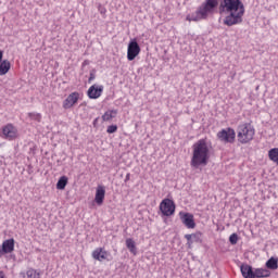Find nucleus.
I'll use <instances>...</instances> for the list:
<instances>
[{
  "label": "nucleus",
  "instance_id": "f257e3e1",
  "mask_svg": "<svg viewBox=\"0 0 278 278\" xmlns=\"http://www.w3.org/2000/svg\"><path fill=\"white\" fill-rule=\"evenodd\" d=\"M244 12V3H242V0H223L219 3V14H228L224 18V25H227V27L240 25Z\"/></svg>",
  "mask_w": 278,
  "mask_h": 278
},
{
  "label": "nucleus",
  "instance_id": "f03ea898",
  "mask_svg": "<svg viewBox=\"0 0 278 278\" xmlns=\"http://www.w3.org/2000/svg\"><path fill=\"white\" fill-rule=\"evenodd\" d=\"M278 268V257L271 256L266 261L265 267L255 268L249 264L241 265V274L244 278H268L273 275L271 270H277Z\"/></svg>",
  "mask_w": 278,
  "mask_h": 278
},
{
  "label": "nucleus",
  "instance_id": "7ed1b4c3",
  "mask_svg": "<svg viewBox=\"0 0 278 278\" xmlns=\"http://www.w3.org/2000/svg\"><path fill=\"white\" fill-rule=\"evenodd\" d=\"M193 153L190 162L192 168H199L200 166H207L210 162V147L205 139L198 140L193 146Z\"/></svg>",
  "mask_w": 278,
  "mask_h": 278
},
{
  "label": "nucleus",
  "instance_id": "20e7f679",
  "mask_svg": "<svg viewBox=\"0 0 278 278\" xmlns=\"http://www.w3.org/2000/svg\"><path fill=\"white\" fill-rule=\"evenodd\" d=\"M218 8V0H204L197 11L187 16V21L199 23V21H206V18L216 12Z\"/></svg>",
  "mask_w": 278,
  "mask_h": 278
},
{
  "label": "nucleus",
  "instance_id": "39448f33",
  "mask_svg": "<svg viewBox=\"0 0 278 278\" xmlns=\"http://www.w3.org/2000/svg\"><path fill=\"white\" fill-rule=\"evenodd\" d=\"M237 138L240 144H249L255 138V127L251 123H242L237 127Z\"/></svg>",
  "mask_w": 278,
  "mask_h": 278
},
{
  "label": "nucleus",
  "instance_id": "423d86ee",
  "mask_svg": "<svg viewBox=\"0 0 278 278\" xmlns=\"http://www.w3.org/2000/svg\"><path fill=\"white\" fill-rule=\"evenodd\" d=\"M217 138L220 140V142L233 144V142H236V130L231 127L222 129L217 132Z\"/></svg>",
  "mask_w": 278,
  "mask_h": 278
},
{
  "label": "nucleus",
  "instance_id": "0eeeda50",
  "mask_svg": "<svg viewBox=\"0 0 278 278\" xmlns=\"http://www.w3.org/2000/svg\"><path fill=\"white\" fill-rule=\"evenodd\" d=\"M138 55H140V45H138V40L131 39L127 48V60L134 62Z\"/></svg>",
  "mask_w": 278,
  "mask_h": 278
},
{
  "label": "nucleus",
  "instance_id": "6e6552de",
  "mask_svg": "<svg viewBox=\"0 0 278 278\" xmlns=\"http://www.w3.org/2000/svg\"><path fill=\"white\" fill-rule=\"evenodd\" d=\"M175 201L166 198L160 203V211L163 216H173L175 214Z\"/></svg>",
  "mask_w": 278,
  "mask_h": 278
},
{
  "label": "nucleus",
  "instance_id": "1a4fd4ad",
  "mask_svg": "<svg viewBox=\"0 0 278 278\" xmlns=\"http://www.w3.org/2000/svg\"><path fill=\"white\" fill-rule=\"evenodd\" d=\"M179 216L182 225H185L187 229H194V227H197V223H194V215H192V213L180 212Z\"/></svg>",
  "mask_w": 278,
  "mask_h": 278
},
{
  "label": "nucleus",
  "instance_id": "9d476101",
  "mask_svg": "<svg viewBox=\"0 0 278 278\" xmlns=\"http://www.w3.org/2000/svg\"><path fill=\"white\" fill-rule=\"evenodd\" d=\"M2 135L4 136L5 140H16L18 136V130L14 125L8 124L2 128Z\"/></svg>",
  "mask_w": 278,
  "mask_h": 278
},
{
  "label": "nucleus",
  "instance_id": "9b49d317",
  "mask_svg": "<svg viewBox=\"0 0 278 278\" xmlns=\"http://www.w3.org/2000/svg\"><path fill=\"white\" fill-rule=\"evenodd\" d=\"M79 97L80 94L77 91L70 93L67 98L63 101V110H71V108H73L77 103V101H79Z\"/></svg>",
  "mask_w": 278,
  "mask_h": 278
},
{
  "label": "nucleus",
  "instance_id": "f8f14e48",
  "mask_svg": "<svg viewBox=\"0 0 278 278\" xmlns=\"http://www.w3.org/2000/svg\"><path fill=\"white\" fill-rule=\"evenodd\" d=\"M103 94V85H92L88 91L87 96L90 99H99Z\"/></svg>",
  "mask_w": 278,
  "mask_h": 278
},
{
  "label": "nucleus",
  "instance_id": "ddd939ff",
  "mask_svg": "<svg viewBox=\"0 0 278 278\" xmlns=\"http://www.w3.org/2000/svg\"><path fill=\"white\" fill-rule=\"evenodd\" d=\"M14 238L7 239L2 242V247H0V249L3 255L14 252Z\"/></svg>",
  "mask_w": 278,
  "mask_h": 278
},
{
  "label": "nucleus",
  "instance_id": "4468645a",
  "mask_svg": "<svg viewBox=\"0 0 278 278\" xmlns=\"http://www.w3.org/2000/svg\"><path fill=\"white\" fill-rule=\"evenodd\" d=\"M105 200V187L98 186L96 190L94 201L97 205H103V201Z\"/></svg>",
  "mask_w": 278,
  "mask_h": 278
},
{
  "label": "nucleus",
  "instance_id": "2eb2a0df",
  "mask_svg": "<svg viewBox=\"0 0 278 278\" xmlns=\"http://www.w3.org/2000/svg\"><path fill=\"white\" fill-rule=\"evenodd\" d=\"M92 257L98 262H103V260H108V257H110V253L101 248H98L92 252Z\"/></svg>",
  "mask_w": 278,
  "mask_h": 278
},
{
  "label": "nucleus",
  "instance_id": "dca6fc26",
  "mask_svg": "<svg viewBox=\"0 0 278 278\" xmlns=\"http://www.w3.org/2000/svg\"><path fill=\"white\" fill-rule=\"evenodd\" d=\"M10 68H12V64L8 60H2L0 62V75H8L10 73Z\"/></svg>",
  "mask_w": 278,
  "mask_h": 278
},
{
  "label": "nucleus",
  "instance_id": "f3484780",
  "mask_svg": "<svg viewBox=\"0 0 278 278\" xmlns=\"http://www.w3.org/2000/svg\"><path fill=\"white\" fill-rule=\"evenodd\" d=\"M126 248L128 249V251H130V253H132V255L138 254V248H136V241H134V239H126Z\"/></svg>",
  "mask_w": 278,
  "mask_h": 278
},
{
  "label": "nucleus",
  "instance_id": "a211bd4d",
  "mask_svg": "<svg viewBox=\"0 0 278 278\" xmlns=\"http://www.w3.org/2000/svg\"><path fill=\"white\" fill-rule=\"evenodd\" d=\"M68 186V177L62 176L56 182V190H64Z\"/></svg>",
  "mask_w": 278,
  "mask_h": 278
},
{
  "label": "nucleus",
  "instance_id": "6ab92c4d",
  "mask_svg": "<svg viewBox=\"0 0 278 278\" xmlns=\"http://www.w3.org/2000/svg\"><path fill=\"white\" fill-rule=\"evenodd\" d=\"M116 114H118V110H110L106 111L103 115H102V121L108 122V121H112V118L116 117Z\"/></svg>",
  "mask_w": 278,
  "mask_h": 278
},
{
  "label": "nucleus",
  "instance_id": "aec40b11",
  "mask_svg": "<svg viewBox=\"0 0 278 278\" xmlns=\"http://www.w3.org/2000/svg\"><path fill=\"white\" fill-rule=\"evenodd\" d=\"M268 157L270 162L278 165V148H273L268 151Z\"/></svg>",
  "mask_w": 278,
  "mask_h": 278
},
{
  "label": "nucleus",
  "instance_id": "412c9836",
  "mask_svg": "<svg viewBox=\"0 0 278 278\" xmlns=\"http://www.w3.org/2000/svg\"><path fill=\"white\" fill-rule=\"evenodd\" d=\"M189 236H191V239L193 240V242L198 244H201V242H203V233H201V231L191 233Z\"/></svg>",
  "mask_w": 278,
  "mask_h": 278
},
{
  "label": "nucleus",
  "instance_id": "4be33fe9",
  "mask_svg": "<svg viewBox=\"0 0 278 278\" xmlns=\"http://www.w3.org/2000/svg\"><path fill=\"white\" fill-rule=\"evenodd\" d=\"M26 277H28V278H39L40 277V271H38L34 268H29L26 271Z\"/></svg>",
  "mask_w": 278,
  "mask_h": 278
},
{
  "label": "nucleus",
  "instance_id": "5701e85b",
  "mask_svg": "<svg viewBox=\"0 0 278 278\" xmlns=\"http://www.w3.org/2000/svg\"><path fill=\"white\" fill-rule=\"evenodd\" d=\"M28 118L31 121H37V123H40L42 121V115L40 113H28Z\"/></svg>",
  "mask_w": 278,
  "mask_h": 278
},
{
  "label": "nucleus",
  "instance_id": "b1692460",
  "mask_svg": "<svg viewBox=\"0 0 278 278\" xmlns=\"http://www.w3.org/2000/svg\"><path fill=\"white\" fill-rule=\"evenodd\" d=\"M97 79V70L92 68L89 74L88 84H92Z\"/></svg>",
  "mask_w": 278,
  "mask_h": 278
},
{
  "label": "nucleus",
  "instance_id": "393cba45",
  "mask_svg": "<svg viewBox=\"0 0 278 278\" xmlns=\"http://www.w3.org/2000/svg\"><path fill=\"white\" fill-rule=\"evenodd\" d=\"M118 131V126L117 125H110L106 128V134H116Z\"/></svg>",
  "mask_w": 278,
  "mask_h": 278
},
{
  "label": "nucleus",
  "instance_id": "a878e982",
  "mask_svg": "<svg viewBox=\"0 0 278 278\" xmlns=\"http://www.w3.org/2000/svg\"><path fill=\"white\" fill-rule=\"evenodd\" d=\"M229 242H230V244H238V233L235 232V233L230 235Z\"/></svg>",
  "mask_w": 278,
  "mask_h": 278
},
{
  "label": "nucleus",
  "instance_id": "bb28decb",
  "mask_svg": "<svg viewBox=\"0 0 278 278\" xmlns=\"http://www.w3.org/2000/svg\"><path fill=\"white\" fill-rule=\"evenodd\" d=\"M185 238L187 239V244H188V248L190 249V247H192V244H194V240L192 239V236H190V235H185Z\"/></svg>",
  "mask_w": 278,
  "mask_h": 278
},
{
  "label": "nucleus",
  "instance_id": "cd10ccee",
  "mask_svg": "<svg viewBox=\"0 0 278 278\" xmlns=\"http://www.w3.org/2000/svg\"><path fill=\"white\" fill-rule=\"evenodd\" d=\"M90 64V61L89 60H85L83 63H81V68H84L85 66H88Z\"/></svg>",
  "mask_w": 278,
  "mask_h": 278
},
{
  "label": "nucleus",
  "instance_id": "c85d7f7f",
  "mask_svg": "<svg viewBox=\"0 0 278 278\" xmlns=\"http://www.w3.org/2000/svg\"><path fill=\"white\" fill-rule=\"evenodd\" d=\"M129 179H131V174H126V177L124 179L125 184H127V181H129Z\"/></svg>",
  "mask_w": 278,
  "mask_h": 278
},
{
  "label": "nucleus",
  "instance_id": "c756f323",
  "mask_svg": "<svg viewBox=\"0 0 278 278\" xmlns=\"http://www.w3.org/2000/svg\"><path fill=\"white\" fill-rule=\"evenodd\" d=\"M99 12H100V14H105V12H108V10H105V8H103V7H100Z\"/></svg>",
  "mask_w": 278,
  "mask_h": 278
},
{
  "label": "nucleus",
  "instance_id": "7c9ffc66",
  "mask_svg": "<svg viewBox=\"0 0 278 278\" xmlns=\"http://www.w3.org/2000/svg\"><path fill=\"white\" fill-rule=\"evenodd\" d=\"M3 60V50H0V62Z\"/></svg>",
  "mask_w": 278,
  "mask_h": 278
},
{
  "label": "nucleus",
  "instance_id": "2f4dec72",
  "mask_svg": "<svg viewBox=\"0 0 278 278\" xmlns=\"http://www.w3.org/2000/svg\"><path fill=\"white\" fill-rule=\"evenodd\" d=\"M0 278H4L3 271H0Z\"/></svg>",
  "mask_w": 278,
  "mask_h": 278
},
{
  "label": "nucleus",
  "instance_id": "473e14b6",
  "mask_svg": "<svg viewBox=\"0 0 278 278\" xmlns=\"http://www.w3.org/2000/svg\"><path fill=\"white\" fill-rule=\"evenodd\" d=\"M97 121H99L98 118H96L94 121H93V125H97Z\"/></svg>",
  "mask_w": 278,
  "mask_h": 278
}]
</instances>
